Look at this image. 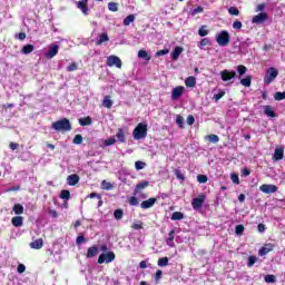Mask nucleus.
<instances>
[{"mask_svg": "<svg viewBox=\"0 0 285 285\" xmlns=\"http://www.w3.org/2000/svg\"><path fill=\"white\" fill-rule=\"evenodd\" d=\"M158 266H160V268H164L165 266H168V257H160L158 259Z\"/></svg>", "mask_w": 285, "mask_h": 285, "instance_id": "obj_46", "label": "nucleus"}, {"mask_svg": "<svg viewBox=\"0 0 285 285\" xmlns=\"http://www.w3.org/2000/svg\"><path fill=\"white\" fill-rule=\"evenodd\" d=\"M116 138H117L118 141H120L121 144H125V142H126V134H125L124 129L119 128V129L117 130Z\"/></svg>", "mask_w": 285, "mask_h": 285, "instance_id": "obj_27", "label": "nucleus"}, {"mask_svg": "<svg viewBox=\"0 0 285 285\" xmlns=\"http://www.w3.org/2000/svg\"><path fill=\"white\" fill-rule=\"evenodd\" d=\"M78 124H80L81 126H92V118H90V116L79 118Z\"/></svg>", "mask_w": 285, "mask_h": 285, "instance_id": "obj_26", "label": "nucleus"}, {"mask_svg": "<svg viewBox=\"0 0 285 285\" xmlns=\"http://www.w3.org/2000/svg\"><path fill=\"white\" fill-rule=\"evenodd\" d=\"M175 229H171L168 234V237L166 239V244L167 246H169L170 248H175Z\"/></svg>", "mask_w": 285, "mask_h": 285, "instance_id": "obj_19", "label": "nucleus"}, {"mask_svg": "<svg viewBox=\"0 0 285 285\" xmlns=\"http://www.w3.org/2000/svg\"><path fill=\"white\" fill-rule=\"evenodd\" d=\"M184 219V213L181 212H174L173 215H171V220L173 222H179Z\"/></svg>", "mask_w": 285, "mask_h": 285, "instance_id": "obj_30", "label": "nucleus"}, {"mask_svg": "<svg viewBox=\"0 0 285 285\" xmlns=\"http://www.w3.org/2000/svg\"><path fill=\"white\" fill-rule=\"evenodd\" d=\"M99 254V247L97 245H94L87 249V257L89 259H92V257H97Z\"/></svg>", "mask_w": 285, "mask_h": 285, "instance_id": "obj_17", "label": "nucleus"}, {"mask_svg": "<svg viewBox=\"0 0 285 285\" xmlns=\"http://www.w3.org/2000/svg\"><path fill=\"white\" fill-rule=\"evenodd\" d=\"M102 106L108 109L112 108V101L110 100V96H105L102 100Z\"/></svg>", "mask_w": 285, "mask_h": 285, "instance_id": "obj_35", "label": "nucleus"}, {"mask_svg": "<svg viewBox=\"0 0 285 285\" xmlns=\"http://www.w3.org/2000/svg\"><path fill=\"white\" fill-rule=\"evenodd\" d=\"M101 188L104 190H112V184L111 183H108L107 180H102L101 181Z\"/></svg>", "mask_w": 285, "mask_h": 285, "instance_id": "obj_47", "label": "nucleus"}, {"mask_svg": "<svg viewBox=\"0 0 285 285\" xmlns=\"http://www.w3.org/2000/svg\"><path fill=\"white\" fill-rule=\"evenodd\" d=\"M115 219L119 220L124 218V209H116L114 212Z\"/></svg>", "mask_w": 285, "mask_h": 285, "instance_id": "obj_42", "label": "nucleus"}, {"mask_svg": "<svg viewBox=\"0 0 285 285\" xmlns=\"http://www.w3.org/2000/svg\"><path fill=\"white\" fill-rule=\"evenodd\" d=\"M57 55H59V45L57 43H52L49 47L48 52L45 55L46 59H52L55 57H57Z\"/></svg>", "mask_w": 285, "mask_h": 285, "instance_id": "obj_10", "label": "nucleus"}, {"mask_svg": "<svg viewBox=\"0 0 285 285\" xmlns=\"http://www.w3.org/2000/svg\"><path fill=\"white\" fill-rule=\"evenodd\" d=\"M33 51H35L33 45H26L21 50L22 55H30V52H33Z\"/></svg>", "mask_w": 285, "mask_h": 285, "instance_id": "obj_32", "label": "nucleus"}, {"mask_svg": "<svg viewBox=\"0 0 285 285\" xmlns=\"http://www.w3.org/2000/svg\"><path fill=\"white\" fill-rule=\"evenodd\" d=\"M232 28H233L234 30H242V28H243L242 21L235 20V21L233 22V24H232Z\"/></svg>", "mask_w": 285, "mask_h": 285, "instance_id": "obj_52", "label": "nucleus"}, {"mask_svg": "<svg viewBox=\"0 0 285 285\" xmlns=\"http://www.w3.org/2000/svg\"><path fill=\"white\" fill-rule=\"evenodd\" d=\"M237 77V72L235 70L224 69L220 71V79L222 81H230Z\"/></svg>", "mask_w": 285, "mask_h": 285, "instance_id": "obj_7", "label": "nucleus"}, {"mask_svg": "<svg viewBox=\"0 0 285 285\" xmlns=\"http://www.w3.org/2000/svg\"><path fill=\"white\" fill-rule=\"evenodd\" d=\"M117 140L115 138H108L105 140V146H114Z\"/></svg>", "mask_w": 285, "mask_h": 285, "instance_id": "obj_62", "label": "nucleus"}, {"mask_svg": "<svg viewBox=\"0 0 285 285\" xmlns=\"http://www.w3.org/2000/svg\"><path fill=\"white\" fill-rule=\"evenodd\" d=\"M216 42L220 48H226L230 43V33L227 30H222L216 37Z\"/></svg>", "mask_w": 285, "mask_h": 285, "instance_id": "obj_4", "label": "nucleus"}, {"mask_svg": "<svg viewBox=\"0 0 285 285\" xmlns=\"http://www.w3.org/2000/svg\"><path fill=\"white\" fill-rule=\"evenodd\" d=\"M236 69H237L238 78H239V79H242V77H244V75H246V71L248 70V69L246 68V66H244V65L237 66Z\"/></svg>", "mask_w": 285, "mask_h": 285, "instance_id": "obj_31", "label": "nucleus"}, {"mask_svg": "<svg viewBox=\"0 0 285 285\" xmlns=\"http://www.w3.org/2000/svg\"><path fill=\"white\" fill-rule=\"evenodd\" d=\"M256 262H257V256H254V255L248 256V258H247L248 268H253V266H255Z\"/></svg>", "mask_w": 285, "mask_h": 285, "instance_id": "obj_34", "label": "nucleus"}, {"mask_svg": "<svg viewBox=\"0 0 285 285\" xmlns=\"http://www.w3.org/2000/svg\"><path fill=\"white\" fill-rule=\"evenodd\" d=\"M30 248H35L36 250H40L43 248V239L39 238L30 243Z\"/></svg>", "mask_w": 285, "mask_h": 285, "instance_id": "obj_23", "label": "nucleus"}, {"mask_svg": "<svg viewBox=\"0 0 285 285\" xmlns=\"http://www.w3.org/2000/svg\"><path fill=\"white\" fill-rule=\"evenodd\" d=\"M11 224L12 226H14L16 228H21V226H23V216H14L11 219Z\"/></svg>", "mask_w": 285, "mask_h": 285, "instance_id": "obj_20", "label": "nucleus"}, {"mask_svg": "<svg viewBox=\"0 0 285 285\" xmlns=\"http://www.w3.org/2000/svg\"><path fill=\"white\" fill-rule=\"evenodd\" d=\"M185 86L187 88H195L197 86V79L193 76H189L185 79Z\"/></svg>", "mask_w": 285, "mask_h": 285, "instance_id": "obj_22", "label": "nucleus"}, {"mask_svg": "<svg viewBox=\"0 0 285 285\" xmlns=\"http://www.w3.org/2000/svg\"><path fill=\"white\" fill-rule=\"evenodd\" d=\"M60 199H70V190L68 189H62L61 193H60Z\"/></svg>", "mask_w": 285, "mask_h": 285, "instance_id": "obj_41", "label": "nucleus"}, {"mask_svg": "<svg viewBox=\"0 0 285 285\" xmlns=\"http://www.w3.org/2000/svg\"><path fill=\"white\" fill-rule=\"evenodd\" d=\"M228 13L232 14V17H239V9H237V7H230Z\"/></svg>", "mask_w": 285, "mask_h": 285, "instance_id": "obj_48", "label": "nucleus"}, {"mask_svg": "<svg viewBox=\"0 0 285 285\" xmlns=\"http://www.w3.org/2000/svg\"><path fill=\"white\" fill-rule=\"evenodd\" d=\"M197 181L199 184H206V181H208V176H206V175H198L197 176Z\"/></svg>", "mask_w": 285, "mask_h": 285, "instance_id": "obj_55", "label": "nucleus"}, {"mask_svg": "<svg viewBox=\"0 0 285 285\" xmlns=\"http://www.w3.org/2000/svg\"><path fill=\"white\" fill-rule=\"evenodd\" d=\"M135 168H136V170H144V168H146V163H144L141 160H137L135 163Z\"/></svg>", "mask_w": 285, "mask_h": 285, "instance_id": "obj_49", "label": "nucleus"}, {"mask_svg": "<svg viewBox=\"0 0 285 285\" xmlns=\"http://www.w3.org/2000/svg\"><path fill=\"white\" fill-rule=\"evenodd\" d=\"M267 20H268V13L261 12V13L253 17L252 23H256V26H259V24L264 23Z\"/></svg>", "mask_w": 285, "mask_h": 285, "instance_id": "obj_9", "label": "nucleus"}, {"mask_svg": "<svg viewBox=\"0 0 285 285\" xmlns=\"http://www.w3.org/2000/svg\"><path fill=\"white\" fill-rule=\"evenodd\" d=\"M264 115H266V117H272V118L277 117V114H275V109H273L271 105L264 106Z\"/></svg>", "mask_w": 285, "mask_h": 285, "instance_id": "obj_21", "label": "nucleus"}, {"mask_svg": "<svg viewBox=\"0 0 285 285\" xmlns=\"http://www.w3.org/2000/svg\"><path fill=\"white\" fill-rule=\"evenodd\" d=\"M78 69L77 62H71L68 67H67V71L68 72H75V70Z\"/></svg>", "mask_w": 285, "mask_h": 285, "instance_id": "obj_56", "label": "nucleus"}, {"mask_svg": "<svg viewBox=\"0 0 285 285\" xmlns=\"http://www.w3.org/2000/svg\"><path fill=\"white\" fill-rule=\"evenodd\" d=\"M155 204H157V198H149L140 204V208H142V210H148V208H153Z\"/></svg>", "mask_w": 285, "mask_h": 285, "instance_id": "obj_15", "label": "nucleus"}, {"mask_svg": "<svg viewBox=\"0 0 285 285\" xmlns=\"http://www.w3.org/2000/svg\"><path fill=\"white\" fill-rule=\"evenodd\" d=\"M108 10H110V12H117L119 10V4L117 2H109Z\"/></svg>", "mask_w": 285, "mask_h": 285, "instance_id": "obj_39", "label": "nucleus"}, {"mask_svg": "<svg viewBox=\"0 0 285 285\" xmlns=\"http://www.w3.org/2000/svg\"><path fill=\"white\" fill-rule=\"evenodd\" d=\"M279 75V70H277L275 67H269L264 76V83L265 86H269V83H273L274 79H277Z\"/></svg>", "mask_w": 285, "mask_h": 285, "instance_id": "obj_3", "label": "nucleus"}, {"mask_svg": "<svg viewBox=\"0 0 285 285\" xmlns=\"http://www.w3.org/2000/svg\"><path fill=\"white\" fill-rule=\"evenodd\" d=\"M51 128L57 130V132H70L72 130V125L68 118H62L60 120L53 121Z\"/></svg>", "mask_w": 285, "mask_h": 285, "instance_id": "obj_1", "label": "nucleus"}, {"mask_svg": "<svg viewBox=\"0 0 285 285\" xmlns=\"http://www.w3.org/2000/svg\"><path fill=\"white\" fill-rule=\"evenodd\" d=\"M86 237L83 234H79L78 237L76 238V244L77 246H81V244H86Z\"/></svg>", "mask_w": 285, "mask_h": 285, "instance_id": "obj_44", "label": "nucleus"}, {"mask_svg": "<svg viewBox=\"0 0 285 285\" xmlns=\"http://www.w3.org/2000/svg\"><path fill=\"white\" fill-rule=\"evenodd\" d=\"M206 46H210V39L209 38H203L200 40V48H204Z\"/></svg>", "mask_w": 285, "mask_h": 285, "instance_id": "obj_58", "label": "nucleus"}, {"mask_svg": "<svg viewBox=\"0 0 285 285\" xmlns=\"http://www.w3.org/2000/svg\"><path fill=\"white\" fill-rule=\"evenodd\" d=\"M13 213H14L16 215H23V205H21V204H16V205L13 206Z\"/></svg>", "mask_w": 285, "mask_h": 285, "instance_id": "obj_36", "label": "nucleus"}, {"mask_svg": "<svg viewBox=\"0 0 285 285\" xmlns=\"http://www.w3.org/2000/svg\"><path fill=\"white\" fill-rule=\"evenodd\" d=\"M207 26H202L198 30V35L199 37H207V35H209L210 31H208Z\"/></svg>", "mask_w": 285, "mask_h": 285, "instance_id": "obj_37", "label": "nucleus"}, {"mask_svg": "<svg viewBox=\"0 0 285 285\" xmlns=\"http://www.w3.org/2000/svg\"><path fill=\"white\" fill-rule=\"evenodd\" d=\"M117 255L115 252H107L102 253L98 257V264H110L111 262H115Z\"/></svg>", "mask_w": 285, "mask_h": 285, "instance_id": "obj_5", "label": "nucleus"}, {"mask_svg": "<svg viewBox=\"0 0 285 285\" xmlns=\"http://www.w3.org/2000/svg\"><path fill=\"white\" fill-rule=\"evenodd\" d=\"M265 282H266V284H275V282H277V279H276L275 275L269 274V275L265 276Z\"/></svg>", "mask_w": 285, "mask_h": 285, "instance_id": "obj_45", "label": "nucleus"}, {"mask_svg": "<svg viewBox=\"0 0 285 285\" xmlns=\"http://www.w3.org/2000/svg\"><path fill=\"white\" fill-rule=\"evenodd\" d=\"M184 92H186V88H184V86H178V87L174 88V90L171 92V99L174 101H177V99H179L181 97V95H184Z\"/></svg>", "mask_w": 285, "mask_h": 285, "instance_id": "obj_14", "label": "nucleus"}, {"mask_svg": "<svg viewBox=\"0 0 285 285\" xmlns=\"http://www.w3.org/2000/svg\"><path fill=\"white\" fill-rule=\"evenodd\" d=\"M78 10H81L82 14L88 17L90 14V9L88 8V0H80L77 2Z\"/></svg>", "mask_w": 285, "mask_h": 285, "instance_id": "obj_11", "label": "nucleus"}, {"mask_svg": "<svg viewBox=\"0 0 285 285\" xmlns=\"http://www.w3.org/2000/svg\"><path fill=\"white\" fill-rule=\"evenodd\" d=\"M68 186H77V184L80 181L79 175L71 174L67 177Z\"/></svg>", "mask_w": 285, "mask_h": 285, "instance_id": "obj_18", "label": "nucleus"}, {"mask_svg": "<svg viewBox=\"0 0 285 285\" xmlns=\"http://www.w3.org/2000/svg\"><path fill=\"white\" fill-rule=\"evenodd\" d=\"M131 228H132L134 230H141V228H144V223H142L141 220H138L137 223H134V224L131 225Z\"/></svg>", "mask_w": 285, "mask_h": 285, "instance_id": "obj_50", "label": "nucleus"}, {"mask_svg": "<svg viewBox=\"0 0 285 285\" xmlns=\"http://www.w3.org/2000/svg\"><path fill=\"white\" fill-rule=\"evenodd\" d=\"M274 159H275V161H279V160L284 159V149L283 148L275 149Z\"/></svg>", "mask_w": 285, "mask_h": 285, "instance_id": "obj_25", "label": "nucleus"}, {"mask_svg": "<svg viewBox=\"0 0 285 285\" xmlns=\"http://www.w3.org/2000/svg\"><path fill=\"white\" fill-rule=\"evenodd\" d=\"M150 186V183L148 180H144L141 183H138L136 185V188L134 190V195H139V193H141V190H144V188H148Z\"/></svg>", "mask_w": 285, "mask_h": 285, "instance_id": "obj_16", "label": "nucleus"}, {"mask_svg": "<svg viewBox=\"0 0 285 285\" xmlns=\"http://www.w3.org/2000/svg\"><path fill=\"white\" fill-rule=\"evenodd\" d=\"M187 124H188V126H193V124H195V116L189 115L187 117Z\"/></svg>", "mask_w": 285, "mask_h": 285, "instance_id": "obj_64", "label": "nucleus"}, {"mask_svg": "<svg viewBox=\"0 0 285 285\" xmlns=\"http://www.w3.org/2000/svg\"><path fill=\"white\" fill-rule=\"evenodd\" d=\"M226 95V91L222 90L218 94L214 96L215 101H219L224 96Z\"/></svg>", "mask_w": 285, "mask_h": 285, "instance_id": "obj_61", "label": "nucleus"}, {"mask_svg": "<svg viewBox=\"0 0 285 285\" xmlns=\"http://www.w3.org/2000/svg\"><path fill=\"white\" fill-rule=\"evenodd\" d=\"M184 52V48L181 47H176L174 49V52L171 53V58L174 61H177V59H179V55H181Z\"/></svg>", "mask_w": 285, "mask_h": 285, "instance_id": "obj_28", "label": "nucleus"}, {"mask_svg": "<svg viewBox=\"0 0 285 285\" xmlns=\"http://www.w3.org/2000/svg\"><path fill=\"white\" fill-rule=\"evenodd\" d=\"M230 179H232V181H233L234 184L239 185V175H237V174H232V175H230Z\"/></svg>", "mask_w": 285, "mask_h": 285, "instance_id": "obj_59", "label": "nucleus"}, {"mask_svg": "<svg viewBox=\"0 0 285 285\" xmlns=\"http://www.w3.org/2000/svg\"><path fill=\"white\" fill-rule=\"evenodd\" d=\"M176 124H178L180 128H184V117L178 115L176 117Z\"/></svg>", "mask_w": 285, "mask_h": 285, "instance_id": "obj_60", "label": "nucleus"}, {"mask_svg": "<svg viewBox=\"0 0 285 285\" xmlns=\"http://www.w3.org/2000/svg\"><path fill=\"white\" fill-rule=\"evenodd\" d=\"M205 202H206V195L199 194L198 197L193 199L191 207L194 208V210H199V208H203Z\"/></svg>", "mask_w": 285, "mask_h": 285, "instance_id": "obj_6", "label": "nucleus"}, {"mask_svg": "<svg viewBox=\"0 0 285 285\" xmlns=\"http://www.w3.org/2000/svg\"><path fill=\"white\" fill-rule=\"evenodd\" d=\"M275 250V245L273 244H265L263 247L259 248L258 255L264 257V255H268V253H273Z\"/></svg>", "mask_w": 285, "mask_h": 285, "instance_id": "obj_12", "label": "nucleus"}, {"mask_svg": "<svg viewBox=\"0 0 285 285\" xmlns=\"http://www.w3.org/2000/svg\"><path fill=\"white\" fill-rule=\"evenodd\" d=\"M73 144L79 145V144H83V136L81 135H76L73 138Z\"/></svg>", "mask_w": 285, "mask_h": 285, "instance_id": "obj_54", "label": "nucleus"}, {"mask_svg": "<svg viewBox=\"0 0 285 285\" xmlns=\"http://www.w3.org/2000/svg\"><path fill=\"white\" fill-rule=\"evenodd\" d=\"M175 175H176L177 179H179L180 181H186V176H184L181 174V170L175 169Z\"/></svg>", "mask_w": 285, "mask_h": 285, "instance_id": "obj_53", "label": "nucleus"}, {"mask_svg": "<svg viewBox=\"0 0 285 285\" xmlns=\"http://www.w3.org/2000/svg\"><path fill=\"white\" fill-rule=\"evenodd\" d=\"M95 197H96L97 199H99L98 206H101V204H104V202L101 200V195H99V194H97V193H91V194H89V198H90V199H95Z\"/></svg>", "mask_w": 285, "mask_h": 285, "instance_id": "obj_51", "label": "nucleus"}, {"mask_svg": "<svg viewBox=\"0 0 285 285\" xmlns=\"http://www.w3.org/2000/svg\"><path fill=\"white\" fill-rule=\"evenodd\" d=\"M236 235H244V225H237L235 227Z\"/></svg>", "mask_w": 285, "mask_h": 285, "instance_id": "obj_57", "label": "nucleus"}, {"mask_svg": "<svg viewBox=\"0 0 285 285\" xmlns=\"http://www.w3.org/2000/svg\"><path fill=\"white\" fill-rule=\"evenodd\" d=\"M259 190H262V193H265V195H272V193H277V186L264 184L259 187Z\"/></svg>", "mask_w": 285, "mask_h": 285, "instance_id": "obj_13", "label": "nucleus"}, {"mask_svg": "<svg viewBox=\"0 0 285 285\" xmlns=\"http://www.w3.org/2000/svg\"><path fill=\"white\" fill-rule=\"evenodd\" d=\"M107 66H109V68H112V66H115L116 68H121L122 62L121 59L117 56H109L107 58Z\"/></svg>", "mask_w": 285, "mask_h": 285, "instance_id": "obj_8", "label": "nucleus"}, {"mask_svg": "<svg viewBox=\"0 0 285 285\" xmlns=\"http://www.w3.org/2000/svg\"><path fill=\"white\" fill-rule=\"evenodd\" d=\"M207 139L208 141H210V144H217L219 141V136L210 134L207 136Z\"/></svg>", "mask_w": 285, "mask_h": 285, "instance_id": "obj_40", "label": "nucleus"}, {"mask_svg": "<svg viewBox=\"0 0 285 285\" xmlns=\"http://www.w3.org/2000/svg\"><path fill=\"white\" fill-rule=\"evenodd\" d=\"M134 21H135V14H129V16H127V17L124 19L122 23H124V26H129V24H131Z\"/></svg>", "mask_w": 285, "mask_h": 285, "instance_id": "obj_38", "label": "nucleus"}, {"mask_svg": "<svg viewBox=\"0 0 285 285\" xmlns=\"http://www.w3.org/2000/svg\"><path fill=\"white\" fill-rule=\"evenodd\" d=\"M168 49H161L156 52V57H164V55H168Z\"/></svg>", "mask_w": 285, "mask_h": 285, "instance_id": "obj_63", "label": "nucleus"}, {"mask_svg": "<svg viewBox=\"0 0 285 285\" xmlns=\"http://www.w3.org/2000/svg\"><path fill=\"white\" fill-rule=\"evenodd\" d=\"M106 41H110L108 33H101L99 39L96 41V46H101V43H106Z\"/></svg>", "mask_w": 285, "mask_h": 285, "instance_id": "obj_29", "label": "nucleus"}, {"mask_svg": "<svg viewBox=\"0 0 285 285\" xmlns=\"http://www.w3.org/2000/svg\"><path fill=\"white\" fill-rule=\"evenodd\" d=\"M139 59H145V61H150V56H148V52L144 49L138 51Z\"/></svg>", "mask_w": 285, "mask_h": 285, "instance_id": "obj_33", "label": "nucleus"}, {"mask_svg": "<svg viewBox=\"0 0 285 285\" xmlns=\"http://www.w3.org/2000/svg\"><path fill=\"white\" fill-rule=\"evenodd\" d=\"M134 139H146L148 135V125L139 122L132 131Z\"/></svg>", "mask_w": 285, "mask_h": 285, "instance_id": "obj_2", "label": "nucleus"}, {"mask_svg": "<svg viewBox=\"0 0 285 285\" xmlns=\"http://www.w3.org/2000/svg\"><path fill=\"white\" fill-rule=\"evenodd\" d=\"M250 83H253V76H246L240 79V85L245 88H250Z\"/></svg>", "mask_w": 285, "mask_h": 285, "instance_id": "obj_24", "label": "nucleus"}, {"mask_svg": "<svg viewBox=\"0 0 285 285\" xmlns=\"http://www.w3.org/2000/svg\"><path fill=\"white\" fill-rule=\"evenodd\" d=\"M128 204L129 206H139V199L137 198V196H131L128 199Z\"/></svg>", "mask_w": 285, "mask_h": 285, "instance_id": "obj_43", "label": "nucleus"}]
</instances>
